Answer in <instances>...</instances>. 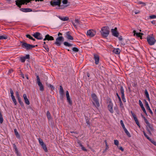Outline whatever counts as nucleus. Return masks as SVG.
<instances>
[{
    "instance_id": "25",
    "label": "nucleus",
    "mask_w": 156,
    "mask_h": 156,
    "mask_svg": "<svg viewBox=\"0 0 156 156\" xmlns=\"http://www.w3.org/2000/svg\"><path fill=\"white\" fill-rule=\"evenodd\" d=\"M7 38V36L5 35L0 36V40L5 39Z\"/></svg>"
},
{
    "instance_id": "19",
    "label": "nucleus",
    "mask_w": 156,
    "mask_h": 156,
    "mask_svg": "<svg viewBox=\"0 0 156 156\" xmlns=\"http://www.w3.org/2000/svg\"><path fill=\"white\" fill-rule=\"evenodd\" d=\"M92 103L96 107H98L100 105L98 102V99L94 101H92Z\"/></svg>"
},
{
    "instance_id": "64",
    "label": "nucleus",
    "mask_w": 156,
    "mask_h": 156,
    "mask_svg": "<svg viewBox=\"0 0 156 156\" xmlns=\"http://www.w3.org/2000/svg\"><path fill=\"white\" fill-rule=\"evenodd\" d=\"M11 96V98H12V100L15 99V97L14 95Z\"/></svg>"
},
{
    "instance_id": "39",
    "label": "nucleus",
    "mask_w": 156,
    "mask_h": 156,
    "mask_svg": "<svg viewBox=\"0 0 156 156\" xmlns=\"http://www.w3.org/2000/svg\"><path fill=\"white\" fill-rule=\"evenodd\" d=\"M131 113L132 114V115L134 120L137 118L136 116V115H135V114L134 113H133L132 111H131Z\"/></svg>"
},
{
    "instance_id": "58",
    "label": "nucleus",
    "mask_w": 156,
    "mask_h": 156,
    "mask_svg": "<svg viewBox=\"0 0 156 156\" xmlns=\"http://www.w3.org/2000/svg\"><path fill=\"white\" fill-rule=\"evenodd\" d=\"M68 1L67 0H63L62 1V2L63 4H66L67 3Z\"/></svg>"
},
{
    "instance_id": "49",
    "label": "nucleus",
    "mask_w": 156,
    "mask_h": 156,
    "mask_svg": "<svg viewBox=\"0 0 156 156\" xmlns=\"http://www.w3.org/2000/svg\"><path fill=\"white\" fill-rule=\"evenodd\" d=\"M3 118L2 115L0 116V122L2 123L3 122Z\"/></svg>"
},
{
    "instance_id": "57",
    "label": "nucleus",
    "mask_w": 156,
    "mask_h": 156,
    "mask_svg": "<svg viewBox=\"0 0 156 156\" xmlns=\"http://www.w3.org/2000/svg\"><path fill=\"white\" fill-rule=\"evenodd\" d=\"M10 93L11 94V96L14 95H13L14 93H13V90H12V89H10Z\"/></svg>"
},
{
    "instance_id": "27",
    "label": "nucleus",
    "mask_w": 156,
    "mask_h": 156,
    "mask_svg": "<svg viewBox=\"0 0 156 156\" xmlns=\"http://www.w3.org/2000/svg\"><path fill=\"white\" fill-rule=\"evenodd\" d=\"M60 19L63 21H67L68 20V18L67 17H60Z\"/></svg>"
},
{
    "instance_id": "17",
    "label": "nucleus",
    "mask_w": 156,
    "mask_h": 156,
    "mask_svg": "<svg viewBox=\"0 0 156 156\" xmlns=\"http://www.w3.org/2000/svg\"><path fill=\"white\" fill-rule=\"evenodd\" d=\"M133 33H134V35H136L137 37H140L141 39L142 35L144 34L142 33L136 32L135 30L133 31Z\"/></svg>"
},
{
    "instance_id": "41",
    "label": "nucleus",
    "mask_w": 156,
    "mask_h": 156,
    "mask_svg": "<svg viewBox=\"0 0 156 156\" xmlns=\"http://www.w3.org/2000/svg\"><path fill=\"white\" fill-rule=\"evenodd\" d=\"M135 121V122H136V124L137 125V126L139 127H140V126L139 124V122L138 121V120L137 119H135L134 120Z\"/></svg>"
},
{
    "instance_id": "13",
    "label": "nucleus",
    "mask_w": 156,
    "mask_h": 156,
    "mask_svg": "<svg viewBox=\"0 0 156 156\" xmlns=\"http://www.w3.org/2000/svg\"><path fill=\"white\" fill-rule=\"evenodd\" d=\"M113 104L111 102H109L108 105V109L111 113H112L113 112Z\"/></svg>"
},
{
    "instance_id": "34",
    "label": "nucleus",
    "mask_w": 156,
    "mask_h": 156,
    "mask_svg": "<svg viewBox=\"0 0 156 156\" xmlns=\"http://www.w3.org/2000/svg\"><path fill=\"white\" fill-rule=\"evenodd\" d=\"M153 144H154V145L156 146V141L152 140L151 139H150L149 140Z\"/></svg>"
},
{
    "instance_id": "46",
    "label": "nucleus",
    "mask_w": 156,
    "mask_h": 156,
    "mask_svg": "<svg viewBox=\"0 0 156 156\" xmlns=\"http://www.w3.org/2000/svg\"><path fill=\"white\" fill-rule=\"evenodd\" d=\"M20 60L22 62H23L25 61V58L24 57H21L20 58Z\"/></svg>"
},
{
    "instance_id": "21",
    "label": "nucleus",
    "mask_w": 156,
    "mask_h": 156,
    "mask_svg": "<svg viewBox=\"0 0 156 156\" xmlns=\"http://www.w3.org/2000/svg\"><path fill=\"white\" fill-rule=\"evenodd\" d=\"M113 52L116 54H119L120 53V50L118 48H115L113 51Z\"/></svg>"
},
{
    "instance_id": "62",
    "label": "nucleus",
    "mask_w": 156,
    "mask_h": 156,
    "mask_svg": "<svg viewBox=\"0 0 156 156\" xmlns=\"http://www.w3.org/2000/svg\"><path fill=\"white\" fill-rule=\"evenodd\" d=\"M119 149L120 150L122 151H124V149L122 147H119Z\"/></svg>"
},
{
    "instance_id": "52",
    "label": "nucleus",
    "mask_w": 156,
    "mask_h": 156,
    "mask_svg": "<svg viewBox=\"0 0 156 156\" xmlns=\"http://www.w3.org/2000/svg\"><path fill=\"white\" fill-rule=\"evenodd\" d=\"M150 18L151 19H153L156 18V16L155 15H152L150 16Z\"/></svg>"
},
{
    "instance_id": "10",
    "label": "nucleus",
    "mask_w": 156,
    "mask_h": 156,
    "mask_svg": "<svg viewBox=\"0 0 156 156\" xmlns=\"http://www.w3.org/2000/svg\"><path fill=\"white\" fill-rule=\"evenodd\" d=\"M111 31L112 35L115 37H118L119 36V33L117 31V28L115 27L114 29H111Z\"/></svg>"
},
{
    "instance_id": "63",
    "label": "nucleus",
    "mask_w": 156,
    "mask_h": 156,
    "mask_svg": "<svg viewBox=\"0 0 156 156\" xmlns=\"http://www.w3.org/2000/svg\"><path fill=\"white\" fill-rule=\"evenodd\" d=\"M116 95H117V97H118V98H119V101H121V99L120 97H119V95H118V94L117 93L116 94Z\"/></svg>"
},
{
    "instance_id": "1",
    "label": "nucleus",
    "mask_w": 156,
    "mask_h": 156,
    "mask_svg": "<svg viewBox=\"0 0 156 156\" xmlns=\"http://www.w3.org/2000/svg\"><path fill=\"white\" fill-rule=\"evenodd\" d=\"M100 32L101 36L104 37H107L109 33V28L107 27H104L102 28Z\"/></svg>"
},
{
    "instance_id": "37",
    "label": "nucleus",
    "mask_w": 156,
    "mask_h": 156,
    "mask_svg": "<svg viewBox=\"0 0 156 156\" xmlns=\"http://www.w3.org/2000/svg\"><path fill=\"white\" fill-rule=\"evenodd\" d=\"M114 144L115 145L118 146L119 144V142L117 140H114Z\"/></svg>"
},
{
    "instance_id": "56",
    "label": "nucleus",
    "mask_w": 156,
    "mask_h": 156,
    "mask_svg": "<svg viewBox=\"0 0 156 156\" xmlns=\"http://www.w3.org/2000/svg\"><path fill=\"white\" fill-rule=\"evenodd\" d=\"M31 10L30 9H25V11H24V12H29L31 11Z\"/></svg>"
},
{
    "instance_id": "2",
    "label": "nucleus",
    "mask_w": 156,
    "mask_h": 156,
    "mask_svg": "<svg viewBox=\"0 0 156 156\" xmlns=\"http://www.w3.org/2000/svg\"><path fill=\"white\" fill-rule=\"evenodd\" d=\"M36 2L42 1L43 0H35ZM30 0H17L16 2V5L19 7H20L21 5L24 4L26 2L28 3L30 2Z\"/></svg>"
},
{
    "instance_id": "24",
    "label": "nucleus",
    "mask_w": 156,
    "mask_h": 156,
    "mask_svg": "<svg viewBox=\"0 0 156 156\" xmlns=\"http://www.w3.org/2000/svg\"><path fill=\"white\" fill-rule=\"evenodd\" d=\"M145 95H146V97L147 98L148 100L149 101H150V98L149 97V95L148 93V92H147V90H145Z\"/></svg>"
},
{
    "instance_id": "20",
    "label": "nucleus",
    "mask_w": 156,
    "mask_h": 156,
    "mask_svg": "<svg viewBox=\"0 0 156 156\" xmlns=\"http://www.w3.org/2000/svg\"><path fill=\"white\" fill-rule=\"evenodd\" d=\"M66 38L70 40H73V37L70 35L69 32H67L66 33Z\"/></svg>"
},
{
    "instance_id": "45",
    "label": "nucleus",
    "mask_w": 156,
    "mask_h": 156,
    "mask_svg": "<svg viewBox=\"0 0 156 156\" xmlns=\"http://www.w3.org/2000/svg\"><path fill=\"white\" fill-rule=\"evenodd\" d=\"M138 3L139 4H141L142 6H144L145 5V3L141 1L138 2Z\"/></svg>"
},
{
    "instance_id": "36",
    "label": "nucleus",
    "mask_w": 156,
    "mask_h": 156,
    "mask_svg": "<svg viewBox=\"0 0 156 156\" xmlns=\"http://www.w3.org/2000/svg\"><path fill=\"white\" fill-rule=\"evenodd\" d=\"M80 146L81 147V149L82 150L86 151L87 149L82 145L81 143H80Z\"/></svg>"
},
{
    "instance_id": "55",
    "label": "nucleus",
    "mask_w": 156,
    "mask_h": 156,
    "mask_svg": "<svg viewBox=\"0 0 156 156\" xmlns=\"http://www.w3.org/2000/svg\"><path fill=\"white\" fill-rule=\"evenodd\" d=\"M122 98L123 101L124 102H126V99L125 98L124 95H123V96L122 95Z\"/></svg>"
},
{
    "instance_id": "14",
    "label": "nucleus",
    "mask_w": 156,
    "mask_h": 156,
    "mask_svg": "<svg viewBox=\"0 0 156 156\" xmlns=\"http://www.w3.org/2000/svg\"><path fill=\"white\" fill-rule=\"evenodd\" d=\"M66 94L68 102H69L70 105H71L72 104V102L70 99L69 94V93L68 91H66Z\"/></svg>"
},
{
    "instance_id": "4",
    "label": "nucleus",
    "mask_w": 156,
    "mask_h": 156,
    "mask_svg": "<svg viewBox=\"0 0 156 156\" xmlns=\"http://www.w3.org/2000/svg\"><path fill=\"white\" fill-rule=\"evenodd\" d=\"M22 47L24 48H26L27 50L30 49L34 47V46H33L30 44H27L25 42H21Z\"/></svg>"
},
{
    "instance_id": "8",
    "label": "nucleus",
    "mask_w": 156,
    "mask_h": 156,
    "mask_svg": "<svg viewBox=\"0 0 156 156\" xmlns=\"http://www.w3.org/2000/svg\"><path fill=\"white\" fill-rule=\"evenodd\" d=\"M61 3V0H55L54 1H51L50 4L51 5L54 6L55 5L60 6Z\"/></svg>"
},
{
    "instance_id": "54",
    "label": "nucleus",
    "mask_w": 156,
    "mask_h": 156,
    "mask_svg": "<svg viewBox=\"0 0 156 156\" xmlns=\"http://www.w3.org/2000/svg\"><path fill=\"white\" fill-rule=\"evenodd\" d=\"M14 148L15 149V153L18 151L16 147V146L14 144Z\"/></svg>"
},
{
    "instance_id": "9",
    "label": "nucleus",
    "mask_w": 156,
    "mask_h": 156,
    "mask_svg": "<svg viewBox=\"0 0 156 156\" xmlns=\"http://www.w3.org/2000/svg\"><path fill=\"white\" fill-rule=\"evenodd\" d=\"M146 126L147 130L148 131L149 133L150 134H151V132L154 131V129L152 126L151 124H150L149 125H146Z\"/></svg>"
},
{
    "instance_id": "30",
    "label": "nucleus",
    "mask_w": 156,
    "mask_h": 156,
    "mask_svg": "<svg viewBox=\"0 0 156 156\" xmlns=\"http://www.w3.org/2000/svg\"><path fill=\"white\" fill-rule=\"evenodd\" d=\"M26 37L27 38H28L32 40L33 41H35V39L34 38L32 37L29 34H27L26 35Z\"/></svg>"
},
{
    "instance_id": "50",
    "label": "nucleus",
    "mask_w": 156,
    "mask_h": 156,
    "mask_svg": "<svg viewBox=\"0 0 156 156\" xmlns=\"http://www.w3.org/2000/svg\"><path fill=\"white\" fill-rule=\"evenodd\" d=\"M145 104H146V106L147 107V109L150 108V107L149 106V104H148V102L147 101H145Z\"/></svg>"
},
{
    "instance_id": "59",
    "label": "nucleus",
    "mask_w": 156,
    "mask_h": 156,
    "mask_svg": "<svg viewBox=\"0 0 156 156\" xmlns=\"http://www.w3.org/2000/svg\"><path fill=\"white\" fill-rule=\"evenodd\" d=\"M12 100V101H13V102L14 103L15 105H16L17 104V102L16 101V99L13 100Z\"/></svg>"
},
{
    "instance_id": "7",
    "label": "nucleus",
    "mask_w": 156,
    "mask_h": 156,
    "mask_svg": "<svg viewBox=\"0 0 156 156\" xmlns=\"http://www.w3.org/2000/svg\"><path fill=\"white\" fill-rule=\"evenodd\" d=\"M37 80L38 85L40 87V90L41 91H43L44 90L43 86L41 82L39 76H37Z\"/></svg>"
},
{
    "instance_id": "53",
    "label": "nucleus",
    "mask_w": 156,
    "mask_h": 156,
    "mask_svg": "<svg viewBox=\"0 0 156 156\" xmlns=\"http://www.w3.org/2000/svg\"><path fill=\"white\" fill-rule=\"evenodd\" d=\"M141 108L143 110V112L146 114H147V112L144 107H141Z\"/></svg>"
},
{
    "instance_id": "16",
    "label": "nucleus",
    "mask_w": 156,
    "mask_h": 156,
    "mask_svg": "<svg viewBox=\"0 0 156 156\" xmlns=\"http://www.w3.org/2000/svg\"><path fill=\"white\" fill-rule=\"evenodd\" d=\"M23 96L25 103L27 105H29L30 104V102L29 100L27 98L26 94H23Z\"/></svg>"
},
{
    "instance_id": "43",
    "label": "nucleus",
    "mask_w": 156,
    "mask_h": 156,
    "mask_svg": "<svg viewBox=\"0 0 156 156\" xmlns=\"http://www.w3.org/2000/svg\"><path fill=\"white\" fill-rule=\"evenodd\" d=\"M143 133H144V136L148 140H149L150 138V137L146 134V133H145V132L144 131H143Z\"/></svg>"
},
{
    "instance_id": "26",
    "label": "nucleus",
    "mask_w": 156,
    "mask_h": 156,
    "mask_svg": "<svg viewBox=\"0 0 156 156\" xmlns=\"http://www.w3.org/2000/svg\"><path fill=\"white\" fill-rule=\"evenodd\" d=\"M64 44L65 46H67L68 47H70V46H72V44H71L70 43H69L67 42H65L64 43Z\"/></svg>"
},
{
    "instance_id": "33",
    "label": "nucleus",
    "mask_w": 156,
    "mask_h": 156,
    "mask_svg": "<svg viewBox=\"0 0 156 156\" xmlns=\"http://www.w3.org/2000/svg\"><path fill=\"white\" fill-rule=\"evenodd\" d=\"M120 124L123 129L126 128V127H125L123 121L122 120H121L120 121Z\"/></svg>"
},
{
    "instance_id": "29",
    "label": "nucleus",
    "mask_w": 156,
    "mask_h": 156,
    "mask_svg": "<svg viewBox=\"0 0 156 156\" xmlns=\"http://www.w3.org/2000/svg\"><path fill=\"white\" fill-rule=\"evenodd\" d=\"M14 131H15V135H16V137L18 138H20V135H19L18 132L17 131L16 129H15L14 130Z\"/></svg>"
},
{
    "instance_id": "5",
    "label": "nucleus",
    "mask_w": 156,
    "mask_h": 156,
    "mask_svg": "<svg viewBox=\"0 0 156 156\" xmlns=\"http://www.w3.org/2000/svg\"><path fill=\"white\" fill-rule=\"evenodd\" d=\"M64 40V38L63 37H59L56 38L55 44L57 45L60 46Z\"/></svg>"
},
{
    "instance_id": "51",
    "label": "nucleus",
    "mask_w": 156,
    "mask_h": 156,
    "mask_svg": "<svg viewBox=\"0 0 156 156\" xmlns=\"http://www.w3.org/2000/svg\"><path fill=\"white\" fill-rule=\"evenodd\" d=\"M16 94L17 99L19 98V99L20 97L19 92L18 91H16Z\"/></svg>"
},
{
    "instance_id": "47",
    "label": "nucleus",
    "mask_w": 156,
    "mask_h": 156,
    "mask_svg": "<svg viewBox=\"0 0 156 156\" xmlns=\"http://www.w3.org/2000/svg\"><path fill=\"white\" fill-rule=\"evenodd\" d=\"M17 99H18V101H19V103L21 105H23V102L21 101V98H20L19 99V98Z\"/></svg>"
},
{
    "instance_id": "22",
    "label": "nucleus",
    "mask_w": 156,
    "mask_h": 156,
    "mask_svg": "<svg viewBox=\"0 0 156 156\" xmlns=\"http://www.w3.org/2000/svg\"><path fill=\"white\" fill-rule=\"evenodd\" d=\"M91 97L92 98V101H94L98 99L96 95L94 94H93L91 95Z\"/></svg>"
},
{
    "instance_id": "6",
    "label": "nucleus",
    "mask_w": 156,
    "mask_h": 156,
    "mask_svg": "<svg viewBox=\"0 0 156 156\" xmlns=\"http://www.w3.org/2000/svg\"><path fill=\"white\" fill-rule=\"evenodd\" d=\"M96 34V31L94 30L90 29L88 30L87 32V35L90 37H93Z\"/></svg>"
},
{
    "instance_id": "44",
    "label": "nucleus",
    "mask_w": 156,
    "mask_h": 156,
    "mask_svg": "<svg viewBox=\"0 0 156 156\" xmlns=\"http://www.w3.org/2000/svg\"><path fill=\"white\" fill-rule=\"evenodd\" d=\"M72 49L73 51L75 52H77L78 51V49L77 48L75 47L73 48Z\"/></svg>"
},
{
    "instance_id": "3",
    "label": "nucleus",
    "mask_w": 156,
    "mask_h": 156,
    "mask_svg": "<svg viewBox=\"0 0 156 156\" xmlns=\"http://www.w3.org/2000/svg\"><path fill=\"white\" fill-rule=\"evenodd\" d=\"M147 40L148 44L151 45H154L156 41L154 37L150 36L147 37Z\"/></svg>"
},
{
    "instance_id": "35",
    "label": "nucleus",
    "mask_w": 156,
    "mask_h": 156,
    "mask_svg": "<svg viewBox=\"0 0 156 156\" xmlns=\"http://www.w3.org/2000/svg\"><path fill=\"white\" fill-rule=\"evenodd\" d=\"M43 47L47 51H49V48L47 45H43Z\"/></svg>"
},
{
    "instance_id": "60",
    "label": "nucleus",
    "mask_w": 156,
    "mask_h": 156,
    "mask_svg": "<svg viewBox=\"0 0 156 156\" xmlns=\"http://www.w3.org/2000/svg\"><path fill=\"white\" fill-rule=\"evenodd\" d=\"M24 57L25 58V59H29V55H26Z\"/></svg>"
},
{
    "instance_id": "38",
    "label": "nucleus",
    "mask_w": 156,
    "mask_h": 156,
    "mask_svg": "<svg viewBox=\"0 0 156 156\" xmlns=\"http://www.w3.org/2000/svg\"><path fill=\"white\" fill-rule=\"evenodd\" d=\"M60 93L61 94H62L63 93V90L61 86L60 87Z\"/></svg>"
},
{
    "instance_id": "18",
    "label": "nucleus",
    "mask_w": 156,
    "mask_h": 156,
    "mask_svg": "<svg viewBox=\"0 0 156 156\" xmlns=\"http://www.w3.org/2000/svg\"><path fill=\"white\" fill-rule=\"evenodd\" d=\"M46 40H54V38L51 36H50L49 35L47 34L45 36V38L44 39V41Z\"/></svg>"
},
{
    "instance_id": "31",
    "label": "nucleus",
    "mask_w": 156,
    "mask_h": 156,
    "mask_svg": "<svg viewBox=\"0 0 156 156\" xmlns=\"http://www.w3.org/2000/svg\"><path fill=\"white\" fill-rule=\"evenodd\" d=\"M120 93L122 95H124V90L122 87H121L120 89Z\"/></svg>"
},
{
    "instance_id": "15",
    "label": "nucleus",
    "mask_w": 156,
    "mask_h": 156,
    "mask_svg": "<svg viewBox=\"0 0 156 156\" xmlns=\"http://www.w3.org/2000/svg\"><path fill=\"white\" fill-rule=\"evenodd\" d=\"M33 36L38 39H41L42 37L41 36L40 33L37 32L33 34Z\"/></svg>"
},
{
    "instance_id": "42",
    "label": "nucleus",
    "mask_w": 156,
    "mask_h": 156,
    "mask_svg": "<svg viewBox=\"0 0 156 156\" xmlns=\"http://www.w3.org/2000/svg\"><path fill=\"white\" fill-rule=\"evenodd\" d=\"M144 121L146 124V125H149L150 124L148 122V121L146 119L145 117H144Z\"/></svg>"
},
{
    "instance_id": "48",
    "label": "nucleus",
    "mask_w": 156,
    "mask_h": 156,
    "mask_svg": "<svg viewBox=\"0 0 156 156\" xmlns=\"http://www.w3.org/2000/svg\"><path fill=\"white\" fill-rule=\"evenodd\" d=\"M139 103L141 108L144 107L143 104L141 100H139Z\"/></svg>"
},
{
    "instance_id": "23",
    "label": "nucleus",
    "mask_w": 156,
    "mask_h": 156,
    "mask_svg": "<svg viewBox=\"0 0 156 156\" xmlns=\"http://www.w3.org/2000/svg\"><path fill=\"white\" fill-rule=\"evenodd\" d=\"M124 129V131L125 133L127 135V136L129 137H131V135L129 133V131L127 130V129H126V128H125Z\"/></svg>"
},
{
    "instance_id": "32",
    "label": "nucleus",
    "mask_w": 156,
    "mask_h": 156,
    "mask_svg": "<svg viewBox=\"0 0 156 156\" xmlns=\"http://www.w3.org/2000/svg\"><path fill=\"white\" fill-rule=\"evenodd\" d=\"M38 141L39 142L40 144H41V145H43V144H44V142L42 140V139L40 138H39L38 139Z\"/></svg>"
},
{
    "instance_id": "28",
    "label": "nucleus",
    "mask_w": 156,
    "mask_h": 156,
    "mask_svg": "<svg viewBox=\"0 0 156 156\" xmlns=\"http://www.w3.org/2000/svg\"><path fill=\"white\" fill-rule=\"evenodd\" d=\"M41 146L42 147L43 149H44V151L46 152H47L48 150H47V147H46L45 145L44 144H43V145H41Z\"/></svg>"
},
{
    "instance_id": "61",
    "label": "nucleus",
    "mask_w": 156,
    "mask_h": 156,
    "mask_svg": "<svg viewBox=\"0 0 156 156\" xmlns=\"http://www.w3.org/2000/svg\"><path fill=\"white\" fill-rule=\"evenodd\" d=\"M16 153L17 156H21L20 153L18 151L16 152Z\"/></svg>"
},
{
    "instance_id": "12",
    "label": "nucleus",
    "mask_w": 156,
    "mask_h": 156,
    "mask_svg": "<svg viewBox=\"0 0 156 156\" xmlns=\"http://www.w3.org/2000/svg\"><path fill=\"white\" fill-rule=\"evenodd\" d=\"M72 23L73 25L75 27V28L77 27V26L80 25V21L78 19H75L74 22H73Z\"/></svg>"
},
{
    "instance_id": "11",
    "label": "nucleus",
    "mask_w": 156,
    "mask_h": 156,
    "mask_svg": "<svg viewBox=\"0 0 156 156\" xmlns=\"http://www.w3.org/2000/svg\"><path fill=\"white\" fill-rule=\"evenodd\" d=\"M94 58L95 61V63L96 64L98 65L99 64V56L97 54H94Z\"/></svg>"
},
{
    "instance_id": "40",
    "label": "nucleus",
    "mask_w": 156,
    "mask_h": 156,
    "mask_svg": "<svg viewBox=\"0 0 156 156\" xmlns=\"http://www.w3.org/2000/svg\"><path fill=\"white\" fill-rule=\"evenodd\" d=\"M47 116L49 119L51 118V115L50 112L49 111H47Z\"/></svg>"
}]
</instances>
